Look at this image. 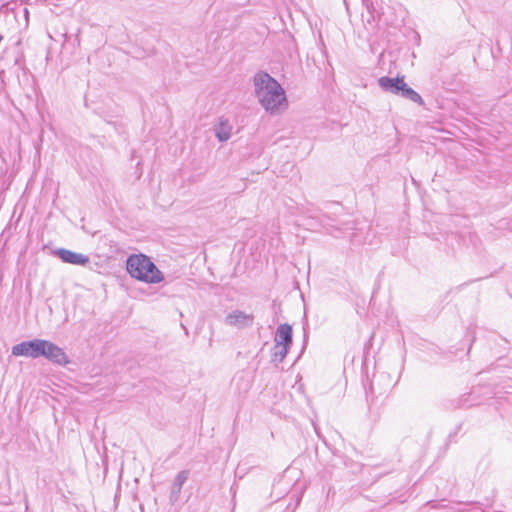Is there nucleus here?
<instances>
[{"label": "nucleus", "mask_w": 512, "mask_h": 512, "mask_svg": "<svg viewBox=\"0 0 512 512\" xmlns=\"http://www.w3.org/2000/svg\"><path fill=\"white\" fill-rule=\"evenodd\" d=\"M391 387V378L388 374L381 372L373 375L369 383L368 390L366 389V394L370 393L372 397H376L378 395H382L387 392V390Z\"/></svg>", "instance_id": "nucleus-4"}, {"label": "nucleus", "mask_w": 512, "mask_h": 512, "mask_svg": "<svg viewBox=\"0 0 512 512\" xmlns=\"http://www.w3.org/2000/svg\"><path fill=\"white\" fill-rule=\"evenodd\" d=\"M378 85L385 92L400 96L402 88L405 86L404 76H397L395 78L388 76L380 77L378 79Z\"/></svg>", "instance_id": "nucleus-6"}, {"label": "nucleus", "mask_w": 512, "mask_h": 512, "mask_svg": "<svg viewBox=\"0 0 512 512\" xmlns=\"http://www.w3.org/2000/svg\"><path fill=\"white\" fill-rule=\"evenodd\" d=\"M11 353L13 356H24L33 359L44 357L52 363L62 366L69 363L68 356L62 348L44 339L23 341L14 345Z\"/></svg>", "instance_id": "nucleus-2"}, {"label": "nucleus", "mask_w": 512, "mask_h": 512, "mask_svg": "<svg viewBox=\"0 0 512 512\" xmlns=\"http://www.w3.org/2000/svg\"><path fill=\"white\" fill-rule=\"evenodd\" d=\"M188 476L189 472L186 470L180 471L177 474L171 488V497H177L180 494L182 486L187 481Z\"/></svg>", "instance_id": "nucleus-11"}, {"label": "nucleus", "mask_w": 512, "mask_h": 512, "mask_svg": "<svg viewBox=\"0 0 512 512\" xmlns=\"http://www.w3.org/2000/svg\"><path fill=\"white\" fill-rule=\"evenodd\" d=\"M334 221L331 219L327 214H322L320 217V223L321 225L331 234L337 237L333 231H339L340 229L333 225L331 222Z\"/></svg>", "instance_id": "nucleus-13"}, {"label": "nucleus", "mask_w": 512, "mask_h": 512, "mask_svg": "<svg viewBox=\"0 0 512 512\" xmlns=\"http://www.w3.org/2000/svg\"><path fill=\"white\" fill-rule=\"evenodd\" d=\"M292 337H293L292 326L287 323L280 324L277 327L274 341H275V344L284 345L286 347H291L292 340H293Z\"/></svg>", "instance_id": "nucleus-8"}, {"label": "nucleus", "mask_w": 512, "mask_h": 512, "mask_svg": "<svg viewBox=\"0 0 512 512\" xmlns=\"http://www.w3.org/2000/svg\"><path fill=\"white\" fill-rule=\"evenodd\" d=\"M474 512H484V510L477 508Z\"/></svg>", "instance_id": "nucleus-16"}, {"label": "nucleus", "mask_w": 512, "mask_h": 512, "mask_svg": "<svg viewBox=\"0 0 512 512\" xmlns=\"http://www.w3.org/2000/svg\"><path fill=\"white\" fill-rule=\"evenodd\" d=\"M475 390H473L470 394L468 395H463V397L459 400V404H458V407H470V406H473V405H476L478 404L477 402H475L474 400H469V398L475 394Z\"/></svg>", "instance_id": "nucleus-14"}, {"label": "nucleus", "mask_w": 512, "mask_h": 512, "mask_svg": "<svg viewBox=\"0 0 512 512\" xmlns=\"http://www.w3.org/2000/svg\"><path fill=\"white\" fill-rule=\"evenodd\" d=\"M254 322L253 313H245L240 310H234L225 317V324L237 329H243L252 326Z\"/></svg>", "instance_id": "nucleus-5"}, {"label": "nucleus", "mask_w": 512, "mask_h": 512, "mask_svg": "<svg viewBox=\"0 0 512 512\" xmlns=\"http://www.w3.org/2000/svg\"><path fill=\"white\" fill-rule=\"evenodd\" d=\"M56 255L65 263L74 265H86L90 262L88 256L76 253L68 249L60 248L56 251Z\"/></svg>", "instance_id": "nucleus-7"}, {"label": "nucleus", "mask_w": 512, "mask_h": 512, "mask_svg": "<svg viewBox=\"0 0 512 512\" xmlns=\"http://www.w3.org/2000/svg\"><path fill=\"white\" fill-rule=\"evenodd\" d=\"M289 349L290 347L274 343L271 349V362H273L275 365L282 362L286 355L288 354Z\"/></svg>", "instance_id": "nucleus-10"}, {"label": "nucleus", "mask_w": 512, "mask_h": 512, "mask_svg": "<svg viewBox=\"0 0 512 512\" xmlns=\"http://www.w3.org/2000/svg\"><path fill=\"white\" fill-rule=\"evenodd\" d=\"M400 96L407 100H410L414 103H417L419 105L424 104V101H423L422 97L420 96V94L418 92H416L414 89H412L411 87H409L406 83H405V86L402 88Z\"/></svg>", "instance_id": "nucleus-12"}, {"label": "nucleus", "mask_w": 512, "mask_h": 512, "mask_svg": "<svg viewBox=\"0 0 512 512\" xmlns=\"http://www.w3.org/2000/svg\"><path fill=\"white\" fill-rule=\"evenodd\" d=\"M258 102L271 115L280 114L289 105L284 88L265 71H258Z\"/></svg>", "instance_id": "nucleus-1"}, {"label": "nucleus", "mask_w": 512, "mask_h": 512, "mask_svg": "<svg viewBox=\"0 0 512 512\" xmlns=\"http://www.w3.org/2000/svg\"><path fill=\"white\" fill-rule=\"evenodd\" d=\"M232 126L227 120L221 119L214 127L215 136L219 141H227L231 136Z\"/></svg>", "instance_id": "nucleus-9"}, {"label": "nucleus", "mask_w": 512, "mask_h": 512, "mask_svg": "<svg viewBox=\"0 0 512 512\" xmlns=\"http://www.w3.org/2000/svg\"><path fill=\"white\" fill-rule=\"evenodd\" d=\"M126 269L131 277L145 283L156 284L164 280L162 272L144 254L130 255L126 261Z\"/></svg>", "instance_id": "nucleus-3"}, {"label": "nucleus", "mask_w": 512, "mask_h": 512, "mask_svg": "<svg viewBox=\"0 0 512 512\" xmlns=\"http://www.w3.org/2000/svg\"><path fill=\"white\" fill-rule=\"evenodd\" d=\"M366 7H367V11L369 13V17L367 18V22L368 23H371L372 21H374V15H373V3H367L366 2Z\"/></svg>", "instance_id": "nucleus-15"}, {"label": "nucleus", "mask_w": 512, "mask_h": 512, "mask_svg": "<svg viewBox=\"0 0 512 512\" xmlns=\"http://www.w3.org/2000/svg\"><path fill=\"white\" fill-rule=\"evenodd\" d=\"M253 82L256 85V75L253 77Z\"/></svg>", "instance_id": "nucleus-17"}]
</instances>
